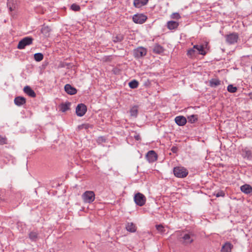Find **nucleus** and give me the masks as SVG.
<instances>
[{"mask_svg":"<svg viewBox=\"0 0 252 252\" xmlns=\"http://www.w3.org/2000/svg\"><path fill=\"white\" fill-rule=\"evenodd\" d=\"M241 190L244 193L249 194L252 192V188L249 185L245 184L241 187Z\"/></svg>","mask_w":252,"mask_h":252,"instance_id":"18","label":"nucleus"},{"mask_svg":"<svg viewBox=\"0 0 252 252\" xmlns=\"http://www.w3.org/2000/svg\"><path fill=\"white\" fill-rule=\"evenodd\" d=\"M179 23L176 21H170L167 23V27L169 30H174L178 28Z\"/></svg>","mask_w":252,"mask_h":252,"instance_id":"17","label":"nucleus"},{"mask_svg":"<svg viewBox=\"0 0 252 252\" xmlns=\"http://www.w3.org/2000/svg\"><path fill=\"white\" fill-rule=\"evenodd\" d=\"M135 139H136L137 140H138L139 139V135L135 136Z\"/></svg>","mask_w":252,"mask_h":252,"instance_id":"42","label":"nucleus"},{"mask_svg":"<svg viewBox=\"0 0 252 252\" xmlns=\"http://www.w3.org/2000/svg\"><path fill=\"white\" fill-rule=\"evenodd\" d=\"M189 122L192 124L195 123L198 119V116L197 115H191L188 117Z\"/></svg>","mask_w":252,"mask_h":252,"instance_id":"27","label":"nucleus"},{"mask_svg":"<svg viewBox=\"0 0 252 252\" xmlns=\"http://www.w3.org/2000/svg\"><path fill=\"white\" fill-rule=\"evenodd\" d=\"M238 39V35L236 33H232L226 36V42L229 44H234L237 42Z\"/></svg>","mask_w":252,"mask_h":252,"instance_id":"8","label":"nucleus"},{"mask_svg":"<svg viewBox=\"0 0 252 252\" xmlns=\"http://www.w3.org/2000/svg\"><path fill=\"white\" fill-rule=\"evenodd\" d=\"M7 143V139L5 137L0 135V145H4Z\"/></svg>","mask_w":252,"mask_h":252,"instance_id":"37","label":"nucleus"},{"mask_svg":"<svg viewBox=\"0 0 252 252\" xmlns=\"http://www.w3.org/2000/svg\"><path fill=\"white\" fill-rule=\"evenodd\" d=\"M187 55L190 58H193L196 55L195 50L193 48L192 49H190L188 50Z\"/></svg>","mask_w":252,"mask_h":252,"instance_id":"30","label":"nucleus"},{"mask_svg":"<svg viewBox=\"0 0 252 252\" xmlns=\"http://www.w3.org/2000/svg\"><path fill=\"white\" fill-rule=\"evenodd\" d=\"M65 91L69 94H75L77 93L76 89L69 84H66L64 86Z\"/></svg>","mask_w":252,"mask_h":252,"instance_id":"12","label":"nucleus"},{"mask_svg":"<svg viewBox=\"0 0 252 252\" xmlns=\"http://www.w3.org/2000/svg\"><path fill=\"white\" fill-rule=\"evenodd\" d=\"M193 48L196 49L199 54L205 55L206 54V52L204 50V47L202 45H194Z\"/></svg>","mask_w":252,"mask_h":252,"instance_id":"22","label":"nucleus"},{"mask_svg":"<svg viewBox=\"0 0 252 252\" xmlns=\"http://www.w3.org/2000/svg\"><path fill=\"white\" fill-rule=\"evenodd\" d=\"M171 18L175 19H179L181 16L178 13H173L171 14Z\"/></svg>","mask_w":252,"mask_h":252,"instance_id":"38","label":"nucleus"},{"mask_svg":"<svg viewBox=\"0 0 252 252\" xmlns=\"http://www.w3.org/2000/svg\"><path fill=\"white\" fill-rule=\"evenodd\" d=\"M149 0H134L133 4L136 8H140L147 4Z\"/></svg>","mask_w":252,"mask_h":252,"instance_id":"13","label":"nucleus"},{"mask_svg":"<svg viewBox=\"0 0 252 252\" xmlns=\"http://www.w3.org/2000/svg\"><path fill=\"white\" fill-rule=\"evenodd\" d=\"M45 30V29H42V32H43V31H44Z\"/></svg>","mask_w":252,"mask_h":252,"instance_id":"43","label":"nucleus"},{"mask_svg":"<svg viewBox=\"0 0 252 252\" xmlns=\"http://www.w3.org/2000/svg\"><path fill=\"white\" fill-rule=\"evenodd\" d=\"M14 103L17 106H21L26 103V99L24 97L17 96L14 99Z\"/></svg>","mask_w":252,"mask_h":252,"instance_id":"16","label":"nucleus"},{"mask_svg":"<svg viewBox=\"0 0 252 252\" xmlns=\"http://www.w3.org/2000/svg\"><path fill=\"white\" fill-rule=\"evenodd\" d=\"M70 106V102H65L64 103L62 104L61 106V111L63 112L66 111L69 109Z\"/></svg>","mask_w":252,"mask_h":252,"instance_id":"24","label":"nucleus"},{"mask_svg":"<svg viewBox=\"0 0 252 252\" xmlns=\"http://www.w3.org/2000/svg\"><path fill=\"white\" fill-rule=\"evenodd\" d=\"M29 236L32 241H35L37 238L38 233L35 231H32L29 233Z\"/></svg>","mask_w":252,"mask_h":252,"instance_id":"25","label":"nucleus"},{"mask_svg":"<svg viewBox=\"0 0 252 252\" xmlns=\"http://www.w3.org/2000/svg\"><path fill=\"white\" fill-rule=\"evenodd\" d=\"M138 82L135 80H133L130 81L129 84V87L131 89H135L137 88L138 86Z\"/></svg>","mask_w":252,"mask_h":252,"instance_id":"28","label":"nucleus"},{"mask_svg":"<svg viewBox=\"0 0 252 252\" xmlns=\"http://www.w3.org/2000/svg\"><path fill=\"white\" fill-rule=\"evenodd\" d=\"M196 238V235L193 231H185L181 234L179 241L182 245L187 246L193 243Z\"/></svg>","mask_w":252,"mask_h":252,"instance_id":"1","label":"nucleus"},{"mask_svg":"<svg viewBox=\"0 0 252 252\" xmlns=\"http://www.w3.org/2000/svg\"><path fill=\"white\" fill-rule=\"evenodd\" d=\"M70 9L74 11H79L80 10V7L79 5L73 3L70 6Z\"/></svg>","mask_w":252,"mask_h":252,"instance_id":"34","label":"nucleus"},{"mask_svg":"<svg viewBox=\"0 0 252 252\" xmlns=\"http://www.w3.org/2000/svg\"><path fill=\"white\" fill-rule=\"evenodd\" d=\"M82 198L84 203L91 204L95 199L94 192L91 190L86 191L82 194Z\"/></svg>","mask_w":252,"mask_h":252,"instance_id":"2","label":"nucleus"},{"mask_svg":"<svg viewBox=\"0 0 252 252\" xmlns=\"http://www.w3.org/2000/svg\"><path fill=\"white\" fill-rule=\"evenodd\" d=\"M147 54L146 48L140 47L133 50V55L136 58H140L145 56Z\"/></svg>","mask_w":252,"mask_h":252,"instance_id":"7","label":"nucleus"},{"mask_svg":"<svg viewBox=\"0 0 252 252\" xmlns=\"http://www.w3.org/2000/svg\"><path fill=\"white\" fill-rule=\"evenodd\" d=\"M126 230L130 232H135L136 231V227L132 222H128L126 227Z\"/></svg>","mask_w":252,"mask_h":252,"instance_id":"19","label":"nucleus"},{"mask_svg":"<svg viewBox=\"0 0 252 252\" xmlns=\"http://www.w3.org/2000/svg\"><path fill=\"white\" fill-rule=\"evenodd\" d=\"M173 172L175 176L178 178H183L188 174L187 169L182 166H177L174 168Z\"/></svg>","mask_w":252,"mask_h":252,"instance_id":"3","label":"nucleus"},{"mask_svg":"<svg viewBox=\"0 0 252 252\" xmlns=\"http://www.w3.org/2000/svg\"><path fill=\"white\" fill-rule=\"evenodd\" d=\"M7 5L10 11L15 10L17 7L16 0H8L7 2Z\"/></svg>","mask_w":252,"mask_h":252,"instance_id":"14","label":"nucleus"},{"mask_svg":"<svg viewBox=\"0 0 252 252\" xmlns=\"http://www.w3.org/2000/svg\"><path fill=\"white\" fill-rule=\"evenodd\" d=\"M146 158L149 162H153L157 159V155L154 151H150L146 155Z\"/></svg>","mask_w":252,"mask_h":252,"instance_id":"10","label":"nucleus"},{"mask_svg":"<svg viewBox=\"0 0 252 252\" xmlns=\"http://www.w3.org/2000/svg\"><path fill=\"white\" fill-rule=\"evenodd\" d=\"M134 201L137 205L142 206L146 203V198L143 194L138 192L134 195Z\"/></svg>","mask_w":252,"mask_h":252,"instance_id":"4","label":"nucleus"},{"mask_svg":"<svg viewBox=\"0 0 252 252\" xmlns=\"http://www.w3.org/2000/svg\"><path fill=\"white\" fill-rule=\"evenodd\" d=\"M243 157L245 158L250 159L252 158L251 152L250 150H244L243 153Z\"/></svg>","mask_w":252,"mask_h":252,"instance_id":"32","label":"nucleus"},{"mask_svg":"<svg viewBox=\"0 0 252 252\" xmlns=\"http://www.w3.org/2000/svg\"><path fill=\"white\" fill-rule=\"evenodd\" d=\"M24 92L31 97H34L36 96L34 92L28 86L24 87Z\"/></svg>","mask_w":252,"mask_h":252,"instance_id":"15","label":"nucleus"},{"mask_svg":"<svg viewBox=\"0 0 252 252\" xmlns=\"http://www.w3.org/2000/svg\"><path fill=\"white\" fill-rule=\"evenodd\" d=\"M147 19V17L143 14H136L134 15L132 17L133 21L135 23L138 24L144 23Z\"/></svg>","mask_w":252,"mask_h":252,"instance_id":"6","label":"nucleus"},{"mask_svg":"<svg viewBox=\"0 0 252 252\" xmlns=\"http://www.w3.org/2000/svg\"><path fill=\"white\" fill-rule=\"evenodd\" d=\"M171 151L173 153H176L178 151V148L175 146H173L171 148Z\"/></svg>","mask_w":252,"mask_h":252,"instance_id":"40","label":"nucleus"},{"mask_svg":"<svg viewBox=\"0 0 252 252\" xmlns=\"http://www.w3.org/2000/svg\"><path fill=\"white\" fill-rule=\"evenodd\" d=\"M131 116L136 117L138 114V108L136 106H133L130 110Z\"/></svg>","mask_w":252,"mask_h":252,"instance_id":"26","label":"nucleus"},{"mask_svg":"<svg viewBox=\"0 0 252 252\" xmlns=\"http://www.w3.org/2000/svg\"><path fill=\"white\" fill-rule=\"evenodd\" d=\"M214 195L217 197H223L225 195V193L224 192L222 191V190H220V191H218L217 192H216Z\"/></svg>","mask_w":252,"mask_h":252,"instance_id":"36","label":"nucleus"},{"mask_svg":"<svg viewBox=\"0 0 252 252\" xmlns=\"http://www.w3.org/2000/svg\"><path fill=\"white\" fill-rule=\"evenodd\" d=\"M87 111L86 106L82 103L77 105L76 108V113L78 116L82 117L85 115Z\"/></svg>","mask_w":252,"mask_h":252,"instance_id":"9","label":"nucleus"},{"mask_svg":"<svg viewBox=\"0 0 252 252\" xmlns=\"http://www.w3.org/2000/svg\"><path fill=\"white\" fill-rule=\"evenodd\" d=\"M233 246L228 242L225 243L221 248V252H231Z\"/></svg>","mask_w":252,"mask_h":252,"instance_id":"20","label":"nucleus"},{"mask_svg":"<svg viewBox=\"0 0 252 252\" xmlns=\"http://www.w3.org/2000/svg\"><path fill=\"white\" fill-rule=\"evenodd\" d=\"M209 84L210 87L215 88L221 84V81L218 79L214 78L210 80Z\"/></svg>","mask_w":252,"mask_h":252,"instance_id":"21","label":"nucleus"},{"mask_svg":"<svg viewBox=\"0 0 252 252\" xmlns=\"http://www.w3.org/2000/svg\"><path fill=\"white\" fill-rule=\"evenodd\" d=\"M32 38L29 36L26 37L19 42L17 48L19 49H23L26 46L32 44Z\"/></svg>","mask_w":252,"mask_h":252,"instance_id":"5","label":"nucleus"},{"mask_svg":"<svg viewBox=\"0 0 252 252\" xmlns=\"http://www.w3.org/2000/svg\"><path fill=\"white\" fill-rule=\"evenodd\" d=\"M249 96L250 98L252 99V92H251L249 94Z\"/></svg>","mask_w":252,"mask_h":252,"instance_id":"41","label":"nucleus"},{"mask_svg":"<svg viewBox=\"0 0 252 252\" xmlns=\"http://www.w3.org/2000/svg\"><path fill=\"white\" fill-rule=\"evenodd\" d=\"M34 60L37 62H40L43 59V55L42 53H37L34 55Z\"/></svg>","mask_w":252,"mask_h":252,"instance_id":"29","label":"nucleus"},{"mask_svg":"<svg viewBox=\"0 0 252 252\" xmlns=\"http://www.w3.org/2000/svg\"><path fill=\"white\" fill-rule=\"evenodd\" d=\"M175 123L180 126H184L187 123L186 118L182 116H177L175 118Z\"/></svg>","mask_w":252,"mask_h":252,"instance_id":"11","label":"nucleus"},{"mask_svg":"<svg viewBox=\"0 0 252 252\" xmlns=\"http://www.w3.org/2000/svg\"><path fill=\"white\" fill-rule=\"evenodd\" d=\"M156 228L159 232L161 233L164 232V227L161 224L157 225Z\"/></svg>","mask_w":252,"mask_h":252,"instance_id":"35","label":"nucleus"},{"mask_svg":"<svg viewBox=\"0 0 252 252\" xmlns=\"http://www.w3.org/2000/svg\"><path fill=\"white\" fill-rule=\"evenodd\" d=\"M164 49L163 47L158 44L156 45L153 49L154 52L158 54H160L162 53Z\"/></svg>","mask_w":252,"mask_h":252,"instance_id":"23","label":"nucleus"},{"mask_svg":"<svg viewBox=\"0 0 252 252\" xmlns=\"http://www.w3.org/2000/svg\"><path fill=\"white\" fill-rule=\"evenodd\" d=\"M97 141L99 143L105 142V138H104L103 137H102V136L99 137L97 140Z\"/></svg>","mask_w":252,"mask_h":252,"instance_id":"39","label":"nucleus"},{"mask_svg":"<svg viewBox=\"0 0 252 252\" xmlns=\"http://www.w3.org/2000/svg\"><path fill=\"white\" fill-rule=\"evenodd\" d=\"M237 90L236 87H234L232 85H229L227 86V91L230 93H235Z\"/></svg>","mask_w":252,"mask_h":252,"instance_id":"33","label":"nucleus"},{"mask_svg":"<svg viewBox=\"0 0 252 252\" xmlns=\"http://www.w3.org/2000/svg\"><path fill=\"white\" fill-rule=\"evenodd\" d=\"M124 39V36L122 34H118L113 37V41L114 42H118L122 41Z\"/></svg>","mask_w":252,"mask_h":252,"instance_id":"31","label":"nucleus"}]
</instances>
